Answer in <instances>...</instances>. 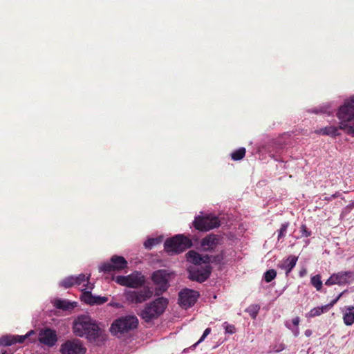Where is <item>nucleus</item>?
<instances>
[{"mask_svg": "<svg viewBox=\"0 0 354 354\" xmlns=\"http://www.w3.org/2000/svg\"><path fill=\"white\" fill-rule=\"evenodd\" d=\"M73 333L76 336L85 337L93 342L101 336L102 330L91 317L81 315L74 321Z\"/></svg>", "mask_w": 354, "mask_h": 354, "instance_id": "obj_1", "label": "nucleus"}, {"mask_svg": "<svg viewBox=\"0 0 354 354\" xmlns=\"http://www.w3.org/2000/svg\"><path fill=\"white\" fill-rule=\"evenodd\" d=\"M168 305V300L162 297L147 304L138 315L145 322H149L158 318L165 310Z\"/></svg>", "mask_w": 354, "mask_h": 354, "instance_id": "obj_2", "label": "nucleus"}, {"mask_svg": "<svg viewBox=\"0 0 354 354\" xmlns=\"http://www.w3.org/2000/svg\"><path fill=\"white\" fill-rule=\"evenodd\" d=\"M337 116L342 122L354 120V95L344 101V104L339 108ZM340 128L346 129L348 134L354 135V123L352 125L342 123Z\"/></svg>", "mask_w": 354, "mask_h": 354, "instance_id": "obj_3", "label": "nucleus"}, {"mask_svg": "<svg viewBox=\"0 0 354 354\" xmlns=\"http://www.w3.org/2000/svg\"><path fill=\"white\" fill-rule=\"evenodd\" d=\"M192 241L184 234H177L167 239L164 247L165 251L169 254H180L192 246Z\"/></svg>", "mask_w": 354, "mask_h": 354, "instance_id": "obj_4", "label": "nucleus"}, {"mask_svg": "<svg viewBox=\"0 0 354 354\" xmlns=\"http://www.w3.org/2000/svg\"><path fill=\"white\" fill-rule=\"evenodd\" d=\"M138 319L135 315H128L115 319L111 324L110 331L113 335L127 333L138 327Z\"/></svg>", "mask_w": 354, "mask_h": 354, "instance_id": "obj_5", "label": "nucleus"}, {"mask_svg": "<svg viewBox=\"0 0 354 354\" xmlns=\"http://www.w3.org/2000/svg\"><path fill=\"white\" fill-rule=\"evenodd\" d=\"M221 225L218 217L211 214L197 216L193 222V225L198 231L207 232L219 227Z\"/></svg>", "mask_w": 354, "mask_h": 354, "instance_id": "obj_6", "label": "nucleus"}, {"mask_svg": "<svg viewBox=\"0 0 354 354\" xmlns=\"http://www.w3.org/2000/svg\"><path fill=\"white\" fill-rule=\"evenodd\" d=\"M169 274L166 270H158L153 272L151 280L156 286L155 295L160 296L167 290L169 284Z\"/></svg>", "mask_w": 354, "mask_h": 354, "instance_id": "obj_7", "label": "nucleus"}, {"mask_svg": "<svg viewBox=\"0 0 354 354\" xmlns=\"http://www.w3.org/2000/svg\"><path fill=\"white\" fill-rule=\"evenodd\" d=\"M153 296V290L149 286L142 289L129 290L125 292V298L128 302L133 304H140L149 299Z\"/></svg>", "mask_w": 354, "mask_h": 354, "instance_id": "obj_8", "label": "nucleus"}, {"mask_svg": "<svg viewBox=\"0 0 354 354\" xmlns=\"http://www.w3.org/2000/svg\"><path fill=\"white\" fill-rule=\"evenodd\" d=\"M127 267V261L122 256L113 255L111 262L104 263L100 266V271L109 273L113 271H121Z\"/></svg>", "mask_w": 354, "mask_h": 354, "instance_id": "obj_9", "label": "nucleus"}, {"mask_svg": "<svg viewBox=\"0 0 354 354\" xmlns=\"http://www.w3.org/2000/svg\"><path fill=\"white\" fill-rule=\"evenodd\" d=\"M353 280L354 271H341L331 274L326 281L325 285L328 286L335 284L343 286L349 283L351 281Z\"/></svg>", "mask_w": 354, "mask_h": 354, "instance_id": "obj_10", "label": "nucleus"}, {"mask_svg": "<svg viewBox=\"0 0 354 354\" xmlns=\"http://www.w3.org/2000/svg\"><path fill=\"white\" fill-rule=\"evenodd\" d=\"M199 294L197 291L191 289H183L178 294V304L187 309L193 306L196 302Z\"/></svg>", "mask_w": 354, "mask_h": 354, "instance_id": "obj_11", "label": "nucleus"}, {"mask_svg": "<svg viewBox=\"0 0 354 354\" xmlns=\"http://www.w3.org/2000/svg\"><path fill=\"white\" fill-rule=\"evenodd\" d=\"M60 352L62 354H85L86 348L80 339H74L62 344Z\"/></svg>", "mask_w": 354, "mask_h": 354, "instance_id": "obj_12", "label": "nucleus"}, {"mask_svg": "<svg viewBox=\"0 0 354 354\" xmlns=\"http://www.w3.org/2000/svg\"><path fill=\"white\" fill-rule=\"evenodd\" d=\"M188 270L189 278L191 280L202 283L209 277L212 268L209 265H205L200 268L192 266Z\"/></svg>", "mask_w": 354, "mask_h": 354, "instance_id": "obj_13", "label": "nucleus"}, {"mask_svg": "<svg viewBox=\"0 0 354 354\" xmlns=\"http://www.w3.org/2000/svg\"><path fill=\"white\" fill-rule=\"evenodd\" d=\"M39 341L48 347H53L57 342L56 331L49 328L40 330Z\"/></svg>", "mask_w": 354, "mask_h": 354, "instance_id": "obj_14", "label": "nucleus"}, {"mask_svg": "<svg viewBox=\"0 0 354 354\" xmlns=\"http://www.w3.org/2000/svg\"><path fill=\"white\" fill-rule=\"evenodd\" d=\"M221 244V239L218 235L209 234L202 239L201 245L203 251L213 252Z\"/></svg>", "mask_w": 354, "mask_h": 354, "instance_id": "obj_15", "label": "nucleus"}, {"mask_svg": "<svg viewBox=\"0 0 354 354\" xmlns=\"http://www.w3.org/2000/svg\"><path fill=\"white\" fill-rule=\"evenodd\" d=\"M298 261V257L289 255L287 258L282 259L277 264V267L285 271L286 276L288 277L292 269L295 267Z\"/></svg>", "mask_w": 354, "mask_h": 354, "instance_id": "obj_16", "label": "nucleus"}, {"mask_svg": "<svg viewBox=\"0 0 354 354\" xmlns=\"http://www.w3.org/2000/svg\"><path fill=\"white\" fill-rule=\"evenodd\" d=\"M32 332V331H31V333ZM30 333V332L26 335H3L0 337V346H9L16 343H23Z\"/></svg>", "mask_w": 354, "mask_h": 354, "instance_id": "obj_17", "label": "nucleus"}, {"mask_svg": "<svg viewBox=\"0 0 354 354\" xmlns=\"http://www.w3.org/2000/svg\"><path fill=\"white\" fill-rule=\"evenodd\" d=\"M347 122H342L340 120V125L339 126V127H336L334 126H328V127H326L324 128H321L319 129H317L315 132L317 134H320V135H323V136H330L335 137V136L339 135L338 130L342 129L340 128L342 123H343L344 124H346V125H348L347 124ZM342 129L345 130L346 131V129Z\"/></svg>", "mask_w": 354, "mask_h": 354, "instance_id": "obj_18", "label": "nucleus"}, {"mask_svg": "<svg viewBox=\"0 0 354 354\" xmlns=\"http://www.w3.org/2000/svg\"><path fill=\"white\" fill-rule=\"evenodd\" d=\"M145 282V279L143 275H141L140 274H132L129 275L127 287L138 289V288L142 287Z\"/></svg>", "mask_w": 354, "mask_h": 354, "instance_id": "obj_19", "label": "nucleus"}, {"mask_svg": "<svg viewBox=\"0 0 354 354\" xmlns=\"http://www.w3.org/2000/svg\"><path fill=\"white\" fill-rule=\"evenodd\" d=\"M53 305L57 309L63 310H69L73 309L76 305L75 303L70 302L67 300L57 299L54 301Z\"/></svg>", "mask_w": 354, "mask_h": 354, "instance_id": "obj_20", "label": "nucleus"}, {"mask_svg": "<svg viewBox=\"0 0 354 354\" xmlns=\"http://www.w3.org/2000/svg\"><path fill=\"white\" fill-rule=\"evenodd\" d=\"M344 323L346 326H351L354 323V306H350L345 308L343 314Z\"/></svg>", "mask_w": 354, "mask_h": 354, "instance_id": "obj_21", "label": "nucleus"}, {"mask_svg": "<svg viewBox=\"0 0 354 354\" xmlns=\"http://www.w3.org/2000/svg\"><path fill=\"white\" fill-rule=\"evenodd\" d=\"M186 257L187 261L194 264L195 266H199L202 264V255L194 250L189 251L187 253Z\"/></svg>", "mask_w": 354, "mask_h": 354, "instance_id": "obj_22", "label": "nucleus"}, {"mask_svg": "<svg viewBox=\"0 0 354 354\" xmlns=\"http://www.w3.org/2000/svg\"><path fill=\"white\" fill-rule=\"evenodd\" d=\"M87 288L84 289L81 295V299L84 303L89 305L95 304V296H93L90 291L86 290Z\"/></svg>", "mask_w": 354, "mask_h": 354, "instance_id": "obj_23", "label": "nucleus"}, {"mask_svg": "<svg viewBox=\"0 0 354 354\" xmlns=\"http://www.w3.org/2000/svg\"><path fill=\"white\" fill-rule=\"evenodd\" d=\"M161 242V236L156 238H149L145 241L144 245L145 248L151 250L153 246L160 243Z\"/></svg>", "mask_w": 354, "mask_h": 354, "instance_id": "obj_24", "label": "nucleus"}, {"mask_svg": "<svg viewBox=\"0 0 354 354\" xmlns=\"http://www.w3.org/2000/svg\"><path fill=\"white\" fill-rule=\"evenodd\" d=\"M245 149L241 147L231 153V158L234 160H241L245 157Z\"/></svg>", "mask_w": 354, "mask_h": 354, "instance_id": "obj_25", "label": "nucleus"}, {"mask_svg": "<svg viewBox=\"0 0 354 354\" xmlns=\"http://www.w3.org/2000/svg\"><path fill=\"white\" fill-rule=\"evenodd\" d=\"M75 279L74 276H69L64 278L61 282L60 286L65 288H71L75 285Z\"/></svg>", "mask_w": 354, "mask_h": 354, "instance_id": "obj_26", "label": "nucleus"}, {"mask_svg": "<svg viewBox=\"0 0 354 354\" xmlns=\"http://www.w3.org/2000/svg\"><path fill=\"white\" fill-rule=\"evenodd\" d=\"M260 310V306L257 304L250 305L245 309V312L248 313L252 319H255Z\"/></svg>", "mask_w": 354, "mask_h": 354, "instance_id": "obj_27", "label": "nucleus"}, {"mask_svg": "<svg viewBox=\"0 0 354 354\" xmlns=\"http://www.w3.org/2000/svg\"><path fill=\"white\" fill-rule=\"evenodd\" d=\"M311 284L316 288L317 291H319L322 288V281L321 280V276L316 274L310 279Z\"/></svg>", "mask_w": 354, "mask_h": 354, "instance_id": "obj_28", "label": "nucleus"}, {"mask_svg": "<svg viewBox=\"0 0 354 354\" xmlns=\"http://www.w3.org/2000/svg\"><path fill=\"white\" fill-rule=\"evenodd\" d=\"M327 309H325V306H322L321 307H316L310 310L308 315L310 317H314L316 316H319L322 313L327 312Z\"/></svg>", "mask_w": 354, "mask_h": 354, "instance_id": "obj_29", "label": "nucleus"}, {"mask_svg": "<svg viewBox=\"0 0 354 354\" xmlns=\"http://www.w3.org/2000/svg\"><path fill=\"white\" fill-rule=\"evenodd\" d=\"M277 276V271L274 269L267 270L263 275V279L267 283L271 282Z\"/></svg>", "mask_w": 354, "mask_h": 354, "instance_id": "obj_30", "label": "nucleus"}, {"mask_svg": "<svg viewBox=\"0 0 354 354\" xmlns=\"http://www.w3.org/2000/svg\"><path fill=\"white\" fill-rule=\"evenodd\" d=\"M289 226V223L286 222L283 224H281L280 229L278 231V240H280L281 239L283 238L286 234L287 229Z\"/></svg>", "mask_w": 354, "mask_h": 354, "instance_id": "obj_31", "label": "nucleus"}, {"mask_svg": "<svg viewBox=\"0 0 354 354\" xmlns=\"http://www.w3.org/2000/svg\"><path fill=\"white\" fill-rule=\"evenodd\" d=\"M75 285H80L82 283L86 281L87 284L85 286H88V283L89 280V276L86 277L84 274H80L77 277H75Z\"/></svg>", "mask_w": 354, "mask_h": 354, "instance_id": "obj_32", "label": "nucleus"}, {"mask_svg": "<svg viewBox=\"0 0 354 354\" xmlns=\"http://www.w3.org/2000/svg\"><path fill=\"white\" fill-rule=\"evenodd\" d=\"M115 281L122 286H127L129 281V275L128 276H118L116 277Z\"/></svg>", "mask_w": 354, "mask_h": 354, "instance_id": "obj_33", "label": "nucleus"}, {"mask_svg": "<svg viewBox=\"0 0 354 354\" xmlns=\"http://www.w3.org/2000/svg\"><path fill=\"white\" fill-rule=\"evenodd\" d=\"M225 333L229 334H233L236 332V328L234 325L229 324L227 322H224L223 324Z\"/></svg>", "mask_w": 354, "mask_h": 354, "instance_id": "obj_34", "label": "nucleus"}, {"mask_svg": "<svg viewBox=\"0 0 354 354\" xmlns=\"http://www.w3.org/2000/svg\"><path fill=\"white\" fill-rule=\"evenodd\" d=\"M345 292L346 290L343 291L335 299L332 300L328 304L325 305V309H327V310H328L330 308H331L337 302V301L340 299V297L343 295V294Z\"/></svg>", "mask_w": 354, "mask_h": 354, "instance_id": "obj_35", "label": "nucleus"}, {"mask_svg": "<svg viewBox=\"0 0 354 354\" xmlns=\"http://www.w3.org/2000/svg\"><path fill=\"white\" fill-rule=\"evenodd\" d=\"M211 333V328H207L205 331L203 332V335L201 336V337L199 339V340L195 343L194 345H193V347H196L198 344H199L201 342H202L203 341H204V339H205V337Z\"/></svg>", "mask_w": 354, "mask_h": 354, "instance_id": "obj_36", "label": "nucleus"}, {"mask_svg": "<svg viewBox=\"0 0 354 354\" xmlns=\"http://www.w3.org/2000/svg\"><path fill=\"white\" fill-rule=\"evenodd\" d=\"M224 258V251L222 250L221 252L217 255H212V262L221 263Z\"/></svg>", "mask_w": 354, "mask_h": 354, "instance_id": "obj_37", "label": "nucleus"}, {"mask_svg": "<svg viewBox=\"0 0 354 354\" xmlns=\"http://www.w3.org/2000/svg\"><path fill=\"white\" fill-rule=\"evenodd\" d=\"M300 232L301 233V236L304 237H308L311 235V232L308 230L306 225H301Z\"/></svg>", "mask_w": 354, "mask_h": 354, "instance_id": "obj_38", "label": "nucleus"}, {"mask_svg": "<svg viewBox=\"0 0 354 354\" xmlns=\"http://www.w3.org/2000/svg\"><path fill=\"white\" fill-rule=\"evenodd\" d=\"M108 299L105 297H95V304L100 305L106 302Z\"/></svg>", "mask_w": 354, "mask_h": 354, "instance_id": "obj_39", "label": "nucleus"}, {"mask_svg": "<svg viewBox=\"0 0 354 354\" xmlns=\"http://www.w3.org/2000/svg\"><path fill=\"white\" fill-rule=\"evenodd\" d=\"M202 259H203L202 263H205L206 265H207V263L212 262V255L206 254V255L202 256Z\"/></svg>", "mask_w": 354, "mask_h": 354, "instance_id": "obj_40", "label": "nucleus"}, {"mask_svg": "<svg viewBox=\"0 0 354 354\" xmlns=\"http://www.w3.org/2000/svg\"><path fill=\"white\" fill-rule=\"evenodd\" d=\"M307 274V270L305 268H303L299 272V275L300 277H304Z\"/></svg>", "mask_w": 354, "mask_h": 354, "instance_id": "obj_41", "label": "nucleus"}, {"mask_svg": "<svg viewBox=\"0 0 354 354\" xmlns=\"http://www.w3.org/2000/svg\"><path fill=\"white\" fill-rule=\"evenodd\" d=\"M292 324L295 325V326H298L299 322H300V319L299 317H295L292 320Z\"/></svg>", "mask_w": 354, "mask_h": 354, "instance_id": "obj_42", "label": "nucleus"}, {"mask_svg": "<svg viewBox=\"0 0 354 354\" xmlns=\"http://www.w3.org/2000/svg\"><path fill=\"white\" fill-rule=\"evenodd\" d=\"M111 305L112 306H114V307H116V308H120L121 307V305L118 303H113V304H111Z\"/></svg>", "mask_w": 354, "mask_h": 354, "instance_id": "obj_43", "label": "nucleus"}, {"mask_svg": "<svg viewBox=\"0 0 354 354\" xmlns=\"http://www.w3.org/2000/svg\"><path fill=\"white\" fill-rule=\"evenodd\" d=\"M311 334H312V331H311L310 330H306L305 331V335H306V336H308H308H310V335H311Z\"/></svg>", "mask_w": 354, "mask_h": 354, "instance_id": "obj_44", "label": "nucleus"}]
</instances>
